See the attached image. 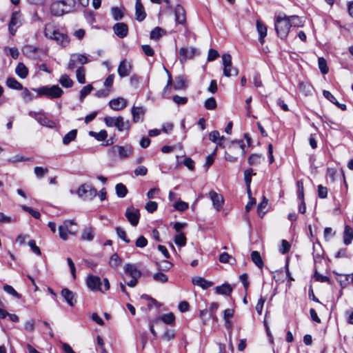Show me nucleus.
<instances>
[{"label": "nucleus", "instance_id": "obj_1", "mask_svg": "<svg viewBox=\"0 0 353 353\" xmlns=\"http://www.w3.org/2000/svg\"><path fill=\"white\" fill-rule=\"evenodd\" d=\"M274 28L276 34L281 39H284L288 35L290 32V21L288 17L284 13H279L274 21Z\"/></svg>", "mask_w": 353, "mask_h": 353}, {"label": "nucleus", "instance_id": "obj_2", "mask_svg": "<svg viewBox=\"0 0 353 353\" xmlns=\"http://www.w3.org/2000/svg\"><path fill=\"white\" fill-rule=\"evenodd\" d=\"M76 223L73 220H65L62 225L59 227V236L63 241L68 239V235H75L77 232V229L75 227Z\"/></svg>", "mask_w": 353, "mask_h": 353}, {"label": "nucleus", "instance_id": "obj_3", "mask_svg": "<svg viewBox=\"0 0 353 353\" xmlns=\"http://www.w3.org/2000/svg\"><path fill=\"white\" fill-rule=\"evenodd\" d=\"M104 121L108 127H116L119 131H123L130 128L129 122L125 121L123 117H105Z\"/></svg>", "mask_w": 353, "mask_h": 353}, {"label": "nucleus", "instance_id": "obj_4", "mask_svg": "<svg viewBox=\"0 0 353 353\" xmlns=\"http://www.w3.org/2000/svg\"><path fill=\"white\" fill-rule=\"evenodd\" d=\"M78 196L85 201H91L97 194V190L92 185L84 183L79 186L77 190Z\"/></svg>", "mask_w": 353, "mask_h": 353}, {"label": "nucleus", "instance_id": "obj_5", "mask_svg": "<svg viewBox=\"0 0 353 353\" xmlns=\"http://www.w3.org/2000/svg\"><path fill=\"white\" fill-rule=\"evenodd\" d=\"M234 150H241L242 154H245V145L243 143V141L239 140V141H234L231 142L230 146H229V152H225V159L226 161L230 162H234L237 159V157L233 156L231 153L234 152Z\"/></svg>", "mask_w": 353, "mask_h": 353}, {"label": "nucleus", "instance_id": "obj_6", "mask_svg": "<svg viewBox=\"0 0 353 353\" xmlns=\"http://www.w3.org/2000/svg\"><path fill=\"white\" fill-rule=\"evenodd\" d=\"M223 65V75L227 77L237 76L239 70L232 66V57L230 54H223L222 55Z\"/></svg>", "mask_w": 353, "mask_h": 353}, {"label": "nucleus", "instance_id": "obj_7", "mask_svg": "<svg viewBox=\"0 0 353 353\" xmlns=\"http://www.w3.org/2000/svg\"><path fill=\"white\" fill-rule=\"evenodd\" d=\"M39 95H45L49 98L61 97L63 93V90L57 85L50 87L43 86L37 90Z\"/></svg>", "mask_w": 353, "mask_h": 353}, {"label": "nucleus", "instance_id": "obj_8", "mask_svg": "<svg viewBox=\"0 0 353 353\" xmlns=\"http://www.w3.org/2000/svg\"><path fill=\"white\" fill-rule=\"evenodd\" d=\"M133 149L130 145L123 146L115 145L110 149V152L114 156H118L121 159H125L132 153Z\"/></svg>", "mask_w": 353, "mask_h": 353}, {"label": "nucleus", "instance_id": "obj_9", "mask_svg": "<svg viewBox=\"0 0 353 353\" xmlns=\"http://www.w3.org/2000/svg\"><path fill=\"white\" fill-rule=\"evenodd\" d=\"M52 14L54 16H61L65 13L70 12L71 8L68 9L66 3L63 1H59L52 3L50 7Z\"/></svg>", "mask_w": 353, "mask_h": 353}, {"label": "nucleus", "instance_id": "obj_10", "mask_svg": "<svg viewBox=\"0 0 353 353\" xmlns=\"http://www.w3.org/2000/svg\"><path fill=\"white\" fill-rule=\"evenodd\" d=\"M88 62V59L85 54L74 53L71 54L68 68L72 70L77 67L78 64L83 65Z\"/></svg>", "mask_w": 353, "mask_h": 353}, {"label": "nucleus", "instance_id": "obj_11", "mask_svg": "<svg viewBox=\"0 0 353 353\" xmlns=\"http://www.w3.org/2000/svg\"><path fill=\"white\" fill-rule=\"evenodd\" d=\"M86 284L88 288L92 291L103 292L102 288V282L99 276L89 275L86 279Z\"/></svg>", "mask_w": 353, "mask_h": 353}, {"label": "nucleus", "instance_id": "obj_12", "mask_svg": "<svg viewBox=\"0 0 353 353\" xmlns=\"http://www.w3.org/2000/svg\"><path fill=\"white\" fill-rule=\"evenodd\" d=\"M125 215L132 225H137L140 218V213L138 209L134 207H129L126 209Z\"/></svg>", "mask_w": 353, "mask_h": 353}, {"label": "nucleus", "instance_id": "obj_13", "mask_svg": "<svg viewBox=\"0 0 353 353\" xmlns=\"http://www.w3.org/2000/svg\"><path fill=\"white\" fill-rule=\"evenodd\" d=\"M21 14L19 12H14L12 14L10 21L9 23L8 29L9 32L12 35H14L17 31V28L14 26L19 27L21 24Z\"/></svg>", "mask_w": 353, "mask_h": 353}, {"label": "nucleus", "instance_id": "obj_14", "mask_svg": "<svg viewBox=\"0 0 353 353\" xmlns=\"http://www.w3.org/2000/svg\"><path fill=\"white\" fill-rule=\"evenodd\" d=\"M132 68V65L130 61L127 59L122 60L118 67L119 75L121 78L128 76L131 72Z\"/></svg>", "mask_w": 353, "mask_h": 353}, {"label": "nucleus", "instance_id": "obj_15", "mask_svg": "<svg viewBox=\"0 0 353 353\" xmlns=\"http://www.w3.org/2000/svg\"><path fill=\"white\" fill-rule=\"evenodd\" d=\"M197 50L194 48L190 49L181 48L179 50V61L181 63H184L188 59H192L196 54Z\"/></svg>", "mask_w": 353, "mask_h": 353}, {"label": "nucleus", "instance_id": "obj_16", "mask_svg": "<svg viewBox=\"0 0 353 353\" xmlns=\"http://www.w3.org/2000/svg\"><path fill=\"white\" fill-rule=\"evenodd\" d=\"M114 34L119 38H124L127 36L128 32V27L124 23H117L113 26Z\"/></svg>", "mask_w": 353, "mask_h": 353}, {"label": "nucleus", "instance_id": "obj_17", "mask_svg": "<svg viewBox=\"0 0 353 353\" xmlns=\"http://www.w3.org/2000/svg\"><path fill=\"white\" fill-rule=\"evenodd\" d=\"M109 105L110 108L118 111L123 109L127 105V101L123 97H118L110 101Z\"/></svg>", "mask_w": 353, "mask_h": 353}, {"label": "nucleus", "instance_id": "obj_18", "mask_svg": "<svg viewBox=\"0 0 353 353\" xmlns=\"http://www.w3.org/2000/svg\"><path fill=\"white\" fill-rule=\"evenodd\" d=\"M29 115L32 118L35 119L41 125L52 127L53 123L50 121L43 113L30 112Z\"/></svg>", "mask_w": 353, "mask_h": 353}, {"label": "nucleus", "instance_id": "obj_19", "mask_svg": "<svg viewBox=\"0 0 353 353\" xmlns=\"http://www.w3.org/2000/svg\"><path fill=\"white\" fill-rule=\"evenodd\" d=\"M174 14L176 23L184 25L186 22L185 12L184 8L181 6L177 5L174 9Z\"/></svg>", "mask_w": 353, "mask_h": 353}, {"label": "nucleus", "instance_id": "obj_20", "mask_svg": "<svg viewBox=\"0 0 353 353\" xmlns=\"http://www.w3.org/2000/svg\"><path fill=\"white\" fill-rule=\"evenodd\" d=\"M145 111H146L145 108L142 106H140V107L133 106L132 108L131 112L132 114L134 122L137 123L140 121H143V116L145 113Z\"/></svg>", "mask_w": 353, "mask_h": 353}, {"label": "nucleus", "instance_id": "obj_21", "mask_svg": "<svg viewBox=\"0 0 353 353\" xmlns=\"http://www.w3.org/2000/svg\"><path fill=\"white\" fill-rule=\"evenodd\" d=\"M135 16L136 19L139 21H142L146 17L144 7L141 3V0H137L135 3Z\"/></svg>", "mask_w": 353, "mask_h": 353}, {"label": "nucleus", "instance_id": "obj_22", "mask_svg": "<svg viewBox=\"0 0 353 353\" xmlns=\"http://www.w3.org/2000/svg\"><path fill=\"white\" fill-rule=\"evenodd\" d=\"M256 26L259 34V41L263 44L264 43V39L267 35V26L261 20L256 21Z\"/></svg>", "mask_w": 353, "mask_h": 353}, {"label": "nucleus", "instance_id": "obj_23", "mask_svg": "<svg viewBox=\"0 0 353 353\" xmlns=\"http://www.w3.org/2000/svg\"><path fill=\"white\" fill-rule=\"evenodd\" d=\"M62 296L66 302L70 305L74 306L77 302L74 293L68 288H63L61 292Z\"/></svg>", "mask_w": 353, "mask_h": 353}, {"label": "nucleus", "instance_id": "obj_24", "mask_svg": "<svg viewBox=\"0 0 353 353\" xmlns=\"http://www.w3.org/2000/svg\"><path fill=\"white\" fill-rule=\"evenodd\" d=\"M210 196L212 199L214 208L216 209V210H219L223 203V196L214 191L210 192Z\"/></svg>", "mask_w": 353, "mask_h": 353}, {"label": "nucleus", "instance_id": "obj_25", "mask_svg": "<svg viewBox=\"0 0 353 353\" xmlns=\"http://www.w3.org/2000/svg\"><path fill=\"white\" fill-rule=\"evenodd\" d=\"M125 272L132 278H139L141 275V272L137 266L133 264H126L124 267Z\"/></svg>", "mask_w": 353, "mask_h": 353}, {"label": "nucleus", "instance_id": "obj_26", "mask_svg": "<svg viewBox=\"0 0 353 353\" xmlns=\"http://www.w3.org/2000/svg\"><path fill=\"white\" fill-rule=\"evenodd\" d=\"M192 283L195 285L200 286L203 289H208V288L212 286L213 283L209 281L205 280V279L196 276L192 279Z\"/></svg>", "mask_w": 353, "mask_h": 353}, {"label": "nucleus", "instance_id": "obj_27", "mask_svg": "<svg viewBox=\"0 0 353 353\" xmlns=\"http://www.w3.org/2000/svg\"><path fill=\"white\" fill-rule=\"evenodd\" d=\"M343 243L347 245L352 243L353 239V230L349 225H345L343 232Z\"/></svg>", "mask_w": 353, "mask_h": 353}, {"label": "nucleus", "instance_id": "obj_28", "mask_svg": "<svg viewBox=\"0 0 353 353\" xmlns=\"http://www.w3.org/2000/svg\"><path fill=\"white\" fill-rule=\"evenodd\" d=\"M53 40H55L58 44L62 46H66L70 42L68 37L59 31L55 33Z\"/></svg>", "mask_w": 353, "mask_h": 353}, {"label": "nucleus", "instance_id": "obj_29", "mask_svg": "<svg viewBox=\"0 0 353 353\" xmlns=\"http://www.w3.org/2000/svg\"><path fill=\"white\" fill-rule=\"evenodd\" d=\"M210 140L214 143H216L220 147H224L223 144L221 142L225 139L223 136L220 137L219 132L217 130H214L210 133Z\"/></svg>", "mask_w": 353, "mask_h": 353}, {"label": "nucleus", "instance_id": "obj_30", "mask_svg": "<svg viewBox=\"0 0 353 353\" xmlns=\"http://www.w3.org/2000/svg\"><path fill=\"white\" fill-rule=\"evenodd\" d=\"M215 291L217 294L229 295L232 291V288L228 283L223 284L221 286H217L215 288Z\"/></svg>", "mask_w": 353, "mask_h": 353}, {"label": "nucleus", "instance_id": "obj_31", "mask_svg": "<svg viewBox=\"0 0 353 353\" xmlns=\"http://www.w3.org/2000/svg\"><path fill=\"white\" fill-rule=\"evenodd\" d=\"M251 259L259 268L261 269L263 267L264 263L259 252L252 251L251 253Z\"/></svg>", "mask_w": 353, "mask_h": 353}, {"label": "nucleus", "instance_id": "obj_32", "mask_svg": "<svg viewBox=\"0 0 353 353\" xmlns=\"http://www.w3.org/2000/svg\"><path fill=\"white\" fill-rule=\"evenodd\" d=\"M15 72L19 77L24 79L28 75V70L23 63H19L15 69Z\"/></svg>", "mask_w": 353, "mask_h": 353}, {"label": "nucleus", "instance_id": "obj_33", "mask_svg": "<svg viewBox=\"0 0 353 353\" xmlns=\"http://www.w3.org/2000/svg\"><path fill=\"white\" fill-rule=\"evenodd\" d=\"M6 85L12 89L18 90H23L22 84L13 77H9L7 79Z\"/></svg>", "mask_w": 353, "mask_h": 353}, {"label": "nucleus", "instance_id": "obj_34", "mask_svg": "<svg viewBox=\"0 0 353 353\" xmlns=\"http://www.w3.org/2000/svg\"><path fill=\"white\" fill-rule=\"evenodd\" d=\"M77 130H72L68 132L63 138V143L64 145H68L70 142L74 141L77 137Z\"/></svg>", "mask_w": 353, "mask_h": 353}, {"label": "nucleus", "instance_id": "obj_35", "mask_svg": "<svg viewBox=\"0 0 353 353\" xmlns=\"http://www.w3.org/2000/svg\"><path fill=\"white\" fill-rule=\"evenodd\" d=\"M290 21V26L291 27H302L303 26V21L301 19L296 16L292 15L288 17Z\"/></svg>", "mask_w": 353, "mask_h": 353}, {"label": "nucleus", "instance_id": "obj_36", "mask_svg": "<svg viewBox=\"0 0 353 353\" xmlns=\"http://www.w3.org/2000/svg\"><path fill=\"white\" fill-rule=\"evenodd\" d=\"M60 84L64 88H71L74 82L67 74H62L59 79Z\"/></svg>", "mask_w": 353, "mask_h": 353}, {"label": "nucleus", "instance_id": "obj_37", "mask_svg": "<svg viewBox=\"0 0 353 353\" xmlns=\"http://www.w3.org/2000/svg\"><path fill=\"white\" fill-rule=\"evenodd\" d=\"M255 174H256L253 172V170L251 168L248 169V170H245V172H244L245 183L247 186V189H248V192H250V183L252 181V176L255 175Z\"/></svg>", "mask_w": 353, "mask_h": 353}, {"label": "nucleus", "instance_id": "obj_38", "mask_svg": "<svg viewBox=\"0 0 353 353\" xmlns=\"http://www.w3.org/2000/svg\"><path fill=\"white\" fill-rule=\"evenodd\" d=\"M165 34V31L160 27H156L150 32V37L152 40H158L163 34Z\"/></svg>", "mask_w": 353, "mask_h": 353}, {"label": "nucleus", "instance_id": "obj_39", "mask_svg": "<svg viewBox=\"0 0 353 353\" xmlns=\"http://www.w3.org/2000/svg\"><path fill=\"white\" fill-rule=\"evenodd\" d=\"M57 31L52 25L47 24L44 29V34L46 37L53 39Z\"/></svg>", "mask_w": 353, "mask_h": 353}, {"label": "nucleus", "instance_id": "obj_40", "mask_svg": "<svg viewBox=\"0 0 353 353\" xmlns=\"http://www.w3.org/2000/svg\"><path fill=\"white\" fill-rule=\"evenodd\" d=\"M117 194L120 198L125 197L128 194V189L123 183H118L115 187Z\"/></svg>", "mask_w": 353, "mask_h": 353}, {"label": "nucleus", "instance_id": "obj_41", "mask_svg": "<svg viewBox=\"0 0 353 353\" xmlns=\"http://www.w3.org/2000/svg\"><path fill=\"white\" fill-rule=\"evenodd\" d=\"M185 87V79L183 76H178L175 78L174 88L175 90H181Z\"/></svg>", "mask_w": 353, "mask_h": 353}, {"label": "nucleus", "instance_id": "obj_42", "mask_svg": "<svg viewBox=\"0 0 353 353\" xmlns=\"http://www.w3.org/2000/svg\"><path fill=\"white\" fill-rule=\"evenodd\" d=\"M85 70L83 67H79L77 68V70L76 71L77 79L81 84H83L85 83Z\"/></svg>", "mask_w": 353, "mask_h": 353}, {"label": "nucleus", "instance_id": "obj_43", "mask_svg": "<svg viewBox=\"0 0 353 353\" xmlns=\"http://www.w3.org/2000/svg\"><path fill=\"white\" fill-rule=\"evenodd\" d=\"M90 135L94 137L98 141H103L108 137V133L105 130H101L99 132L90 131Z\"/></svg>", "mask_w": 353, "mask_h": 353}, {"label": "nucleus", "instance_id": "obj_44", "mask_svg": "<svg viewBox=\"0 0 353 353\" xmlns=\"http://www.w3.org/2000/svg\"><path fill=\"white\" fill-rule=\"evenodd\" d=\"M3 290L14 296V298L19 299L21 297V295L19 294L11 285H5L3 286Z\"/></svg>", "mask_w": 353, "mask_h": 353}, {"label": "nucleus", "instance_id": "obj_45", "mask_svg": "<svg viewBox=\"0 0 353 353\" xmlns=\"http://www.w3.org/2000/svg\"><path fill=\"white\" fill-rule=\"evenodd\" d=\"M174 242L179 246H185L186 244V237L183 233H179L174 237Z\"/></svg>", "mask_w": 353, "mask_h": 353}, {"label": "nucleus", "instance_id": "obj_46", "mask_svg": "<svg viewBox=\"0 0 353 353\" xmlns=\"http://www.w3.org/2000/svg\"><path fill=\"white\" fill-rule=\"evenodd\" d=\"M319 68L322 74H325L328 72V67L327 65L326 60L323 57H319L318 59Z\"/></svg>", "mask_w": 353, "mask_h": 353}, {"label": "nucleus", "instance_id": "obj_47", "mask_svg": "<svg viewBox=\"0 0 353 353\" xmlns=\"http://www.w3.org/2000/svg\"><path fill=\"white\" fill-rule=\"evenodd\" d=\"M92 89H93V87L90 84H89L86 86H84L80 92V97H79L80 101H83V99H85V97L91 92Z\"/></svg>", "mask_w": 353, "mask_h": 353}, {"label": "nucleus", "instance_id": "obj_48", "mask_svg": "<svg viewBox=\"0 0 353 353\" xmlns=\"http://www.w3.org/2000/svg\"><path fill=\"white\" fill-rule=\"evenodd\" d=\"M267 205L268 200L265 197H263V201L258 205L257 207V213L259 216L263 217L265 214V212L263 211V209L266 208Z\"/></svg>", "mask_w": 353, "mask_h": 353}, {"label": "nucleus", "instance_id": "obj_49", "mask_svg": "<svg viewBox=\"0 0 353 353\" xmlns=\"http://www.w3.org/2000/svg\"><path fill=\"white\" fill-rule=\"evenodd\" d=\"M216 105V101L214 97L208 98L204 103V106L207 110H214Z\"/></svg>", "mask_w": 353, "mask_h": 353}, {"label": "nucleus", "instance_id": "obj_50", "mask_svg": "<svg viewBox=\"0 0 353 353\" xmlns=\"http://www.w3.org/2000/svg\"><path fill=\"white\" fill-rule=\"evenodd\" d=\"M161 319L163 322H164L166 324L172 325L175 320L174 315L172 313H168L163 314Z\"/></svg>", "mask_w": 353, "mask_h": 353}, {"label": "nucleus", "instance_id": "obj_51", "mask_svg": "<svg viewBox=\"0 0 353 353\" xmlns=\"http://www.w3.org/2000/svg\"><path fill=\"white\" fill-rule=\"evenodd\" d=\"M109 263H110V266H112L113 268H116V267H118L119 265H120V264L121 263V259L117 254H114L110 257Z\"/></svg>", "mask_w": 353, "mask_h": 353}, {"label": "nucleus", "instance_id": "obj_52", "mask_svg": "<svg viewBox=\"0 0 353 353\" xmlns=\"http://www.w3.org/2000/svg\"><path fill=\"white\" fill-rule=\"evenodd\" d=\"M112 14L114 20L119 21L121 20L123 17V13L121 9L117 7H114L112 8Z\"/></svg>", "mask_w": 353, "mask_h": 353}, {"label": "nucleus", "instance_id": "obj_53", "mask_svg": "<svg viewBox=\"0 0 353 353\" xmlns=\"http://www.w3.org/2000/svg\"><path fill=\"white\" fill-rule=\"evenodd\" d=\"M116 232H117V234L118 235V236L122 239L123 241H125V243H130V239L127 238V236H126V232L124 230V229L120 228V227H117L116 228Z\"/></svg>", "mask_w": 353, "mask_h": 353}, {"label": "nucleus", "instance_id": "obj_54", "mask_svg": "<svg viewBox=\"0 0 353 353\" xmlns=\"http://www.w3.org/2000/svg\"><path fill=\"white\" fill-rule=\"evenodd\" d=\"M153 279L155 281L162 283H166L168 280V276L162 272L154 274L153 275Z\"/></svg>", "mask_w": 353, "mask_h": 353}, {"label": "nucleus", "instance_id": "obj_55", "mask_svg": "<svg viewBox=\"0 0 353 353\" xmlns=\"http://www.w3.org/2000/svg\"><path fill=\"white\" fill-rule=\"evenodd\" d=\"M21 208L25 212H27L30 213L34 218L39 219L41 214H40V213L38 211H36V210L32 209L31 208L28 207V206H26L25 205H22L21 206Z\"/></svg>", "mask_w": 353, "mask_h": 353}, {"label": "nucleus", "instance_id": "obj_56", "mask_svg": "<svg viewBox=\"0 0 353 353\" xmlns=\"http://www.w3.org/2000/svg\"><path fill=\"white\" fill-rule=\"evenodd\" d=\"M81 237L84 240L92 241L94 238L92 230L90 228H85L82 233Z\"/></svg>", "mask_w": 353, "mask_h": 353}, {"label": "nucleus", "instance_id": "obj_57", "mask_svg": "<svg viewBox=\"0 0 353 353\" xmlns=\"http://www.w3.org/2000/svg\"><path fill=\"white\" fill-rule=\"evenodd\" d=\"M34 171L38 178H42L48 172V169L42 167H35Z\"/></svg>", "mask_w": 353, "mask_h": 353}, {"label": "nucleus", "instance_id": "obj_58", "mask_svg": "<svg viewBox=\"0 0 353 353\" xmlns=\"http://www.w3.org/2000/svg\"><path fill=\"white\" fill-rule=\"evenodd\" d=\"M297 196L299 199H304L303 183L301 181H297Z\"/></svg>", "mask_w": 353, "mask_h": 353}, {"label": "nucleus", "instance_id": "obj_59", "mask_svg": "<svg viewBox=\"0 0 353 353\" xmlns=\"http://www.w3.org/2000/svg\"><path fill=\"white\" fill-rule=\"evenodd\" d=\"M261 156L256 154H253L248 158V163L250 165H255L260 163Z\"/></svg>", "mask_w": 353, "mask_h": 353}, {"label": "nucleus", "instance_id": "obj_60", "mask_svg": "<svg viewBox=\"0 0 353 353\" xmlns=\"http://www.w3.org/2000/svg\"><path fill=\"white\" fill-rule=\"evenodd\" d=\"M148 244V240L143 236H140L135 242V245L137 248H145Z\"/></svg>", "mask_w": 353, "mask_h": 353}, {"label": "nucleus", "instance_id": "obj_61", "mask_svg": "<svg viewBox=\"0 0 353 353\" xmlns=\"http://www.w3.org/2000/svg\"><path fill=\"white\" fill-rule=\"evenodd\" d=\"M157 206H158V205H157V202H155V201H149L145 205V209H146V210L148 212L152 213V212H154V211L157 210Z\"/></svg>", "mask_w": 353, "mask_h": 353}, {"label": "nucleus", "instance_id": "obj_62", "mask_svg": "<svg viewBox=\"0 0 353 353\" xmlns=\"http://www.w3.org/2000/svg\"><path fill=\"white\" fill-rule=\"evenodd\" d=\"M174 208L179 211H184L188 208V203L182 201H179L174 204Z\"/></svg>", "mask_w": 353, "mask_h": 353}, {"label": "nucleus", "instance_id": "obj_63", "mask_svg": "<svg viewBox=\"0 0 353 353\" xmlns=\"http://www.w3.org/2000/svg\"><path fill=\"white\" fill-rule=\"evenodd\" d=\"M327 195V189L326 187L319 185L318 186V196L321 199H325Z\"/></svg>", "mask_w": 353, "mask_h": 353}, {"label": "nucleus", "instance_id": "obj_64", "mask_svg": "<svg viewBox=\"0 0 353 353\" xmlns=\"http://www.w3.org/2000/svg\"><path fill=\"white\" fill-rule=\"evenodd\" d=\"M147 172L148 169L143 165L139 166L134 170V174L136 176H145Z\"/></svg>", "mask_w": 353, "mask_h": 353}]
</instances>
